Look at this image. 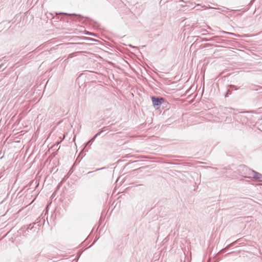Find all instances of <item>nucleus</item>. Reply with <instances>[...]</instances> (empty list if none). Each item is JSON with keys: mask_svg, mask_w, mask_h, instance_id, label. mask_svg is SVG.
I'll use <instances>...</instances> for the list:
<instances>
[{"mask_svg": "<svg viewBox=\"0 0 262 262\" xmlns=\"http://www.w3.org/2000/svg\"><path fill=\"white\" fill-rule=\"evenodd\" d=\"M258 174H256L255 175H254L253 177L254 178H256V179H258L259 178V177L257 176Z\"/></svg>", "mask_w": 262, "mask_h": 262, "instance_id": "obj_2", "label": "nucleus"}, {"mask_svg": "<svg viewBox=\"0 0 262 262\" xmlns=\"http://www.w3.org/2000/svg\"><path fill=\"white\" fill-rule=\"evenodd\" d=\"M151 100L154 106L156 109H159L160 105L164 102V99L163 98H156L153 96L151 97Z\"/></svg>", "mask_w": 262, "mask_h": 262, "instance_id": "obj_1", "label": "nucleus"}]
</instances>
